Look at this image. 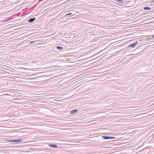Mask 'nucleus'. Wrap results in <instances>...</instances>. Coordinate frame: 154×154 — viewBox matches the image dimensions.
<instances>
[{"mask_svg": "<svg viewBox=\"0 0 154 154\" xmlns=\"http://www.w3.org/2000/svg\"><path fill=\"white\" fill-rule=\"evenodd\" d=\"M74 15V14H73L72 15V16L73 15Z\"/></svg>", "mask_w": 154, "mask_h": 154, "instance_id": "nucleus-18", "label": "nucleus"}, {"mask_svg": "<svg viewBox=\"0 0 154 154\" xmlns=\"http://www.w3.org/2000/svg\"><path fill=\"white\" fill-rule=\"evenodd\" d=\"M96 2H99L97 1Z\"/></svg>", "mask_w": 154, "mask_h": 154, "instance_id": "nucleus-17", "label": "nucleus"}, {"mask_svg": "<svg viewBox=\"0 0 154 154\" xmlns=\"http://www.w3.org/2000/svg\"><path fill=\"white\" fill-rule=\"evenodd\" d=\"M63 48L62 47L57 46L56 47V49L58 50H61L63 49Z\"/></svg>", "mask_w": 154, "mask_h": 154, "instance_id": "nucleus-9", "label": "nucleus"}, {"mask_svg": "<svg viewBox=\"0 0 154 154\" xmlns=\"http://www.w3.org/2000/svg\"><path fill=\"white\" fill-rule=\"evenodd\" d=\"M151 37L148 38V39H151V38H153L151 37V36H150Z\"/></svg>", "mask_w": 154, "mask_h": 154, "instance_id": "nucleus-16", "label": "nucleus"}, {"mask_svg": "<svg viewBox=\"0 0 154 154\" xmlns=\"http://www.w3.org/2000/svg\"><path fill=\"white\" fill-rule=\"evenodd\" d=\"M48 146L50 147L54 148H57V146L55 144H49Z\"/></svg>", "mask_w": 154, "mask_h": 154, "instance_id": "nucleus-2", "label": "nucleus"}, {"mask_svg": "<svg viewBox=\"0 0 154 154\" xmlns=\"http://www.w3.org/2000/svg\"><path fill=\"white\" fill-rule=\"evenodd\" d=\"M13 100H16V101L18 100H19V99L18 98H14V99H13Z\"/></svg>", "mask_w": 154, "mask_h": 154, "instance_id": "nucleus-13", "label": "nucleus"}, {"mask_svg": "<svg viewBox=\"0 0 154 154\" xmlns=\"http://www.w3.org/2000/svg\"><path fill=\"white\" fill-rule=\"evenodd\" d=\"M151 36L153 38H154V35H150V36Z\"/></svg>", "mask_w": 154, "mask_h": 154, "instance_id": "nucleus-15", "label": "nucleus"}, {"mask_svg": "<svg viewBox=\"0 0 154 154\" xmlns=\"http://www.w3.org/2000/svg\"><path fill=\"white\" fill-rule=\"evenodd\" d=\"M8 141L12 142H15V140H8Z\"/></svg>", "mask_w": 154, "mask_h": 154, "instance_id": "nucleus-12", "label": "nucleus"}, {"mask_svg": "<svg viewBox=\"0 0 154 154\" xmlns=\"http://www.w3.org/2000/svg\"><path fill=\"white\" fill-rule=\"evenodd\" d=\"M115 138H116V137H115L110 136H109V139H115Z\"/></svg>", "mask_w": 154, "mask_h": 154, "instance_id": "nucleus-11", "label": "nucleus"}, {"mask_svg": "<svg viewBox=\"0 0 154 154\" xmlns=\"http://www.w3.org/2000/svg\"><path fill=\"white\" fill-rule=\"evenodd\" d=\"M78 111V110L77 109H74L70 112V114L72 113H74L76 112H77Z\"/></svg>", "mask_w": 154, "mask_h": 154, "instance_id": "nucleus-6", "label": "nucleus"}, {"mask_svg": "<svg viewBox=\"0 0 154 154\" xmlns=\"http://www.w3.org/2000/svg\"><path fill=\"white\" fill-rule=\"evenodd\" d=\"M138 43V41H136L134 43L131 44L129 45L128 46V47H131V48H133Z\"/></svg>", "mask_w": 154, "mask_h": 154, "instance_id": "nucleus-1", "label": "nucleus"}, {"mask_svg": "<svg viewBox=\"0 0 154 154\" xmlns=\"http://www.w3.org/2000/svg\"><path fill=\"white\" fill-rule=\"evenodd\" d=\"M34 42H35V41H31L30 42V44H32Z\"/></svg>", "mask_w": 154, "mask_h": 154, "instance_id": "nucleus-14", "label": "nucleus"}, {"mask_svg": "<svg viewBox=\"0 0 154 154\" xmlns=\"http://www.w3.org/2000/svg\"><path fill=\"white\" fill-rule=\"evenodd\" d=\"M102 137L105 139L108 140L109 139V136L104 135L102 136Z\"/></svg>", "mask_w": 154, "mask_h": 154, "instance_id": "nucleus-4", "label": "nucleus"}, {"mask_svg": "<svg viewBox=\"0 0 154 154\" xmlns=\"http://www.w3.org/2000/svg\"><path fill=\"white\" fill-rule=\"evenodd\" d=\"M23 141L22 139H17L15 140V142L18 143L19 142H21Z\"/></svg>", "mask_w": 154, "mask_h": 154, "instance_id": "nucleus-5", "label": "nucleus"}, {"mask_svg": "<svg viewBox=\"0 0 154 154\" xmlns=\"http://www.w3.org/2000/svg\"><path fill=\"white\" fill-rule=\"evenodd\" d=\"M143 9L144 10H151V8L147 6L144 7L143 8Z\"/></svg>", "mask_w": 154, "mask_h": 154, "instance_id": "nucleus-8", "label": "nucleus"}, {"mask_svg": "<svg viewBox=\"0 0 154 154\" xmlns=\"http://www.w3.org/2000/svg\"><path fill=\"white\" fill-rule=\"evenodd\" d=\"M117 2L119 3H124V2L122 0H115Z\"/></svg>", "mask_w": 154, "mask_h": 154, "instance_id": "nucleus-7", "label": "nucleus"}, {"mask_svg": "<svg viewBox=\"0 0 154 154\" xmlns=\"http://www.w3.org/2000/svg\"><path fill=\"white\" fill-rule=\"evenodd\" d=\"M72 13H69L66 14V16H67L68 15L70 16L72 14Z\"/></svg>", "mask_w": 154, "mask_h": 154, "instance_id": "nucleus-10", "label": "nucleus"}, {"mask_svg": "<svg viewBox=\"0 0 154 154\" xmlns=\"http://www.w3.org/2000/svg\"><path fill=\"white\" fill-rule=\"evenodd\" d=\"M35 17L32 18H31L28 20V22L32 23L33 22V21H34L35 20Z\"/></svg>", "mask_w": 154, "mask_h": 154, "instance_id": "nucleus-3", "label": "nucleus"}]
</instances>
